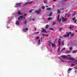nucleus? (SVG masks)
<instances>
[{
	"label": "nucleus",
	"instance_id": "38",
	"mask_svg": "<svg viewBox=\"0 0 77 77\" xmlns=\"http://www.w3.org/2000/svg\"><path fill=\"white\" fill-rule=\"evenodd\" d=\"M50 29H51V30H53V31L54 30V29H53L52 28H50Z\"/></svg>",
	"mask_w": 77,
	"mask_h": 77
},
{
	"label": "nucleus",
	"instance_id": "20",
	"mask_svg": "<svg viewBox=\"0 0 77 77\" xmlns=\"http://www.w3.org/2000/svg\"><path fill=\"white\" fill-rule=\"evenodd\" d=\"M61 57H62L63 58H66L67 57H66V56H63L62 55L61 56Z\"/></svg>",
	"mask_w": 77,
	"mask_h": 77
},
{
	"label": "nucleus",
	"instance_id": "11",
	"mask_svg": "<svg viewBox=\"0 0 77 77\" xmlns=\"http://www.w3.org/2000/svg\"><path fill=\"white\" fill-rule=\"evenodd\" d=\"M26 30H28V28H26V29H23V32H26Z\"/></svg>",
	"mask_w": 77,
	"mask_h": 77
},
{
	"label": "nucleus",
	"instance_id": "60",
	"mask_svg": "<svg viewBox=\"0 0 77 77\" xmlns=\"http://www.w3.org/2000/svg\"><path fill=\"white\" fill-rule=\"evenodd\" d=\"M76 32H77V30L75 31Z\"/></svg>",
	"mask_w": 77,
	"mask_h": 77
},
{
	"label": "nucleus",
	"instance_id": "50",
	"mask_svg": "<svg viewBox=\"0 0 77 77\" xmlns=\"http://www.w3.org/2000/svg\"><path fill=\"white\" fill-rule=\"evenodd\" d=\"M48 45H49V46H51V45H50V44H48Z\"/></svg>",
	"mask_w": 77,
	"mask_h": 77
},
{
	"label": "nucleus",
	"instance_id": "37",
	"mask_svg": "<svg viewBox=\"0 0 77 77\" xmlns=\"http://www.w3.org/2000/svg\"><path fill=\"white\" fill-rule=\"evenodd\" d=\"M72 47L70 48H69L70 50H72Z\"/></svg>",
	"mask_w": 77,
	"mask_h": 77
},
{
	"label": "nucleus",
	"instance_id": "61",
	"mask_svg": "<svg viewBox=\"0 0 77 77\" xmlns=\"http://www.w3.org/2000/svg\"><path fill=\"white\" fill-rule=\"evenodd\" d=\"M73 62V63H75V62Z\"/></svg>",
	"mask_w": 77,
	"mask_h": 77
},
{
	"label": "nucleus",
	"instance_id": "25",
	"mask_svg": "<svg viewBox=\"0 0 77 77\" xmlns=\"http://www.w3.org/2000/svg\"><path fill=\"white\" fill-rule=\"evenodd\" d=\"M62 45H63V46L64 45V41H62Z\"/></svg>",
	"mask_w": 77,
	"mask_h": 77
},
{
	"label": "nucleus",
	"instance_id": "17",
	"mask_svg": "<svg viewBox=\"0 0 77 77\" xmlns=\"http://www.w3.org/2000/svg\"><path fill=\"white\" fill-rule=\"evenodd\" d=\"M62 27H61V28H59V31H61L62 30Z\"/></svg>",
	"mask_w": 77,
	"mask_h": 77
},
{
	"label": "nucleus",
	"instance_id": "57",
	"mask_svg": "<svg viewBox=\"0 0 77 77\" xmlns=\"http://www.w3.org/2000/svg\"><path fill=\"white\" fill-rule=\"evenodd\" d=\"M60 10H63V8L60 9Z\"/></svg>",
	"mask_w": 77,
	"mask_h": 77
},
{
	"label": "nucleus",
	"instance_id": "24",
	"mask_svg": "<svg viewBox=\"0 0 77 77\" xmlns=\"http://www.w3.org/2000/svg\"><path fill=\"white\" fill-rule=\"evenodd\" d=\"M39 32H34V34H39Z\"/></svg>",
	"mask_w": 77,
	"mask_h": 77
},
{
	"label": "nucleus",
	"instance_id": "39",
	"mask_svg": "<svg viewBox=\"0 0 77 77\" xmlns=\"http://www.w3.org/2000/svg\"><path fill=\"white\" fill-rule=\"evenodd\" d=\"M48 43L49 44H51V42L50 41H49Z\"/></svg>",
	"mask_w": 77,
	"mask_h": 77
},
{
	"label": "nucleus",
	"instance_id": "55",
	"mask_svg": "<svg viewBox=\"0 0 77 77\" xmlns=\"http://www.w3.org/2000/svg\"><path fill=\"white\" fill-rule=\"evenodd\" d=\"M34 29H35V30H36V28L35 27Z\"/></svg>",
	"mask_w": 77,
	"mask_h": 77
},
{
	"label": "nucleus",
	"instance_id": "12",
	"mask_svg": "<svg viewBox=\"0 0 77 77\" xmlns=\"http://www.w3.org/2000/svg\"><path fill=\"white\" fill-rule=\"evenodd\" d=\"M75 20V17H74L73 19H72V20H73V21H75L74 23H76V22H77V19Z\"/></svg>",
	"mask_w": 77,
	"mask_h": 77
},
{
	"label": "nucleus",
	"instance_id": "43",
	"mask_svg": "<svg viewBox=\"0 0 77 77\" xmlns=\"http://www.w3.org/2000/svg\"><path fill=\"white\" fill-rule=\"evenodd\" d=\"M74 64H71V66H74Z\"/></svg>",
	"mask_w": 77,
	"mask_h": 77
},
{
	"label": "nucleus",
	"instance_id": "40",
	"mask_svg": "<svg viewBox=\"0 0 77 77\" xmlns=\"http://www.w3.org/2000/svg\"><path fill=\"white\" fill-rule=\"evenodd\" d=\"M44 2L45 3H47V1H44Z\"/></svg>",
	"mask_w": 77,
	"mask_h": 77
},
{
	"label": "nucleus",
	"instance_id": "49",
	"mask_svg": "<svg viewBox=\"0 0 77 77\" xmlns=\"http://www.w3.org/2000/svg\"><path fill=\"white\" fill-rule=\"evenodd\" d=\"M75 72L76 73L77 72V70H75Z\"/></svg>",
	"mask_w": 77,
	"mask_h": 77
},
{
	"label": "nucleus",
	"instance_id": "1",
	"mask_svg": "<svg viewBox=\"0 0 77 77\" xmlns=\"http://www.w3.org/2000/svg\"><path fill=\"white\" fill-rule=\"evenodd\" d=\"M67 34L66 35H63V37L64 38L66 37H69V36L70 35H71V32H67Z\"/></svg>",
	"mask_w": 77,
	"mask_h": 77
},
{
	"label": "nucleus",
	"instance_id": "64",
	"mask_svg": "<svg viewBox=\"0 0 77 77\" xmlns=\"http://www.w3.org/2000/svg\"><path fill=\"white\" fill-rule=\"evenodd\" d=\"M76 24H77V22L76 23Z\"/></svg>",
	"mask_w": 77,
	"mask_h": 77
},
{
	"label": "nucleus",
	"instance_id": "18",
	"mask_svg": "<svg viewBox=\"0 0 77 77\" xmlns=\"http://www.w3.org/2000/svg\"><path fill=\"white\" fill-rule=\"evenodd\" d=\"M17 14L18 15H21V14H22L21 12H20V11H18V13H17Z\"/></svg>",
	"mask_w": 77,
	"mask_h": 77
},
{
	"label": "nucleus",
	"instance_id": "14",
	"mask_svg": "<svg viewBox=\"0 0 77 77\" xmlns=\"http://www.w3.org/2000/svg\"><path fill=\"white\" fill-rule=\"evenodd\" d=\"M42 35L43 36H47V37H48V34H42Z\"/></svg>",
	"mask_w": 77,
	"mask_h": 77
},
{
	"label": "nucleus",
	"instance_id": "7",
	"mask_svg": "<svg viewBox=\"0 0 77 77\" xmlns=\"http://www.w3.org/2000/svg\"><path fill=\"white\" fill-rule=\"evenodd\" d=\"M60 17V15H58L57 19V21H59V23L61 21V19H59Z\"/></svg>",
	"mask_w": 77,
	"mask_h": 77
},
{
	"label": "nucleus",
	"instance_id": "2",
	"mask_svg": "<svg viewBox=\"0 0 77 77\" xmlns=\"http://www.w3.org/2000/svg\"><path fill=\"white\" fill-rule=\"evenodd\" d=\"M60 47H59L57 50V52H58V53H61V52H62V51L63 50H65V48H63L60 51Z\"/></svg>",
	"mask_w": 77,
	"mask_h": 77
},
{
	"label": "nucleus",
	"instance_id": "42",
	"mask_svg": "<svg viewBox=\"0 0 77 77\" xmlns=\"http://www.w3.org/2000/svg\"><path fill=\"white\" fill-rule=\"evenodd\" d=\"M32 11H33V10H30L29 12V13H31V12H32Z\"/></svg>",
	"mask_w": 77,
	"mask_h": 77
},
{
	"label": "nucleus",
	"instance_id": "48",
	"mask_svg": "<svg viewBox=\"0 0 77 77\" xmlns=\"http://www.w3.org/2000/svg\"><path fill=\"white\" fill-rule=\"evenodd\" d=\"M26 22H27V21H25V24H26Z\"/></svg>",
	"mask_w": 77,
	"mask_h": 77
},
{
	"label": "nucleus",
	"instance_id": "3",
	"mask_svg": "<svg viewBox=\"0 0 77 77\" xmlns=\"http://www.w3.org/2000/svg\"><path fill=\"white\" fill-rule=\"evenodd\" d=\"M23 18L24 19H24H25V17H24V16H20L19 17H18V20H23Z\"/></svg>",
	"mask_w": 77,
	"mask_h": 77
},
{
	"label": "nucleus",
	"instance_id": "32",
	"mask_svg": "<svg viewBox=\"0 0 77 77\" xmlns=\"http://www.w3.org/2000/svg\"><path fill=\"white\" fill-rule=\"evenodd\" d=\"M52 13H51L49 14V17H51V16L52 15Z\"/></svg>",
	"mask_w": 77,
	"mask_h": 77
},
{
	"label": "nucleus",
	"instance_id": "34",
	"mask_svg": "<svg viewBox=\"0 0 77 77\" xmlns=\"http://www.w3.org/2000/svg\"><path fill=\"white\" fill-rule=\"evenodd\" d=\"M48 27V25H47L46 26V29H47Z\"/></svg>",
	"mask_w": 77,
	"mask_h": 77
},
{
	"label": "nucleus",
	"instance_id": "44",
	"mask_svg": "<svg viewBox=\"0 0 77 77\" xmlns=\"http://www.w3.org/2000/svg\"><path fill=\"white\" fill-rule=\"evenodd\" d=\"M31 3H32V2H28V4H31Z\"/></svg>",
	"mask_w": 77,
	"mask_h": 77
},
{
	"label": "nucleus",
	"instance_id": "21",
	"mask_svg": "<svg viewBox=\"0 0 77 77\" xmlns=\"http://www.w3.org/2000/svg\"><path fill=\"white\" fill-rule=\"evenodd\" d=\"M29 2H27L26 3H25V6H27V4H28Z\"/></svg>",
	"mask_w": 77,
	"mask_h": 77
},
{
	"label": "nucleus",
	"instance_id": "5",
	"mask_svg": "<svg viewBox=\"0 0 77 77\" xmlns=\"http://www.w3.org/2000/svg\"><path fill=\"white\" fill-rule=\"evenodd\" d=\"M21 3H19L18 4H17L16 5V7L17 8H18L19 7H20L21 6Z\"/></svg>",
	"mask_w": 77,
	"mask_h": 77
},
{
	"label": "nucleus",
	"instance_id": "45",
	"mask_svg": "<svg viewBox=\"0 0 77 77\" xmlns=\"http://www.w3.org/2000/svg\"><path fill=\"white\" fill-rule=\"evenodd\" d=\"M60 38H63V37L62 36H60Z\"/></svg>",
	"mask_w": 77,
	"mask_h": 77
},
{
	"label": "nucleus",
	"instance_id": "35",
	"mask_svg": "<svg viewBox=\"0 0 77 77\" xmlns=\"http://www.w3.org/2000/svg\"><path fill=\"white\" fill-rule=\"evenodd\" d=\"M42 9H45V7H42Z\"/></svg>",
	"mask_w": 77,
	"mask_h": 77
},
{
	"label": "nucleus",
	"instance_id": "51",
	"mask_svg": "<svg viewBox=\"0 0 77 77\" xmlns=\"http://www.w3.org/2000/svg\"><path fill=\"white\" fill-rule=\"evenodd\" d=\"M75 69H77V67H75Z\"/></svg>",
	"mask_w": 77,
	"mask_h": 77
},
{
	"label": "nucleus",
	"instance_id": "46",
	"mask_svg": "<svg viewBox=\"0 0 77 77\" xmlns=\"http://www.w3.org/2000/svg\"><path fill=\"white\" fill-rule=\"evenodd\" d=\"M61 41V39L59 38V41Z\"/></svg>",
	"mask_w": 77,
	"mask_h": 77
},
{
	"label": "nucleus",
	"instance_id": "58",
	"mask_svg": "<svg viewBox=\"0 0 77 77\" xmlns=\"http://www.w3.org/2000/svg\"><path fill=\"white\" fill-rule=\"evenodd\" d=\"M68 56H70V55H68Z\"/></svg>",
	"mask_w": 77,
	"mask_h": 77
},
{
	"label": "nucleus",
	"instance_id": "16",
	"mask_svg": "<svg viewBox=\"0 0 77 77\" xmlns=\"http://www.w3.org/2000/svg\"><path fill=\"white\" fill-rule=\"evenodd\" d=\"M57 14H60V10H59V9H57Z\"/></svg>",
	"mask_w": 77,
	"mask_h": 77
},
{
	"label": "nucleus",
	"instance_id": "31",
	"mask_svg": "<svg viewBox=\"0 0 77 77\" xmlns=\"http://www.w3.org/2000/svg\"><path fill=\"white\" fill-rule=\"evenodd\" d=\"M74 34L73 33L71 35V36L72 37V36H74Z\"/></svg>",
	"mask_w": 77,
	"mask_h": 77
},
{
	"label": "nucleus",
	"instance_id": "36",
	"mask_svg": "<svg viewBox=\"0 0 77 77\" xmlns=\"http://www.w3.org/2000/svg\"><path fill=\"white\" fill-rule=\"evenodd\" d=\"M36 39H39V36L37 37Z\"/></svg>",
	"mask_w": 77,
	"mask_h": 77
},
{
	"label": "nucleus",
	"instance_id": "6",
	"mask_svg": "<svg viewBox=\"0 0 77 77\" xmlns=\"http://www.w3.org/2000/svg\"><path fill=\"white\" fill-rule=\"evenodd\" d=\"M41 12V9H39L38 11H35V13H37L38 14H39L40 13V12Z\"/></svg>",
	"mask_w": 77,
	"mask_h": 77
},
{
	"label": "nucleus",
	"instance_id": "15",
	"mask_svg": "<svg viewBox=\"0 0 77 77\" xmlns=\"http://www.w3.org/2000/svg\"><path fill=\"white\" fill-rule=\"evenodd\" d=\"M71 15H70V14H66V16H67L68 18H69V16H70Z\"/></svg>",
	"mask_w": 77,
	"mask_h": 77
},
{
	"label": "nucleus",
	"instance_id": "54",
	"mask_svg": "<svg viewBox=\"0 0 77 77\" xmlns=\"http://www.w3.org/2000/svg\"><path fill=\"white\" fill-rule=\"evenodd\" d=\"M53 1L54 2H55V1H56V0H53Z\"/></svg>",
	"mask_w": 77,
	"mask_h": 77
},
{
	"label": "nucleus",
	"instance_id": "9",
	"mask_svg": "<svg viewBox=\"0 0 77 77\" xmlns=\"http://www.w3.org/2000/svg\"><path fill=\"white\" fill-rule=\"evenodd\" d=\"M69 60H75V59L73 58V57H70L69 58Z\"/></svg>",
	"mask_w": 77,
	"mask_h": 77
},
{
	"label": "nucleus",
	"instance_id": "53",
	"mask_svg": "<svg viewBox=\"0 0 77 77\" xmlns=\"http://www.w3.org/2000/svg\"><path fill=\"white\" fill-rule=\"evenodd\" d=\"M57 38H56L55 40V41H57Z\"/></svg>",
	"mask_w": 77,
	"mask_h": 77
},
{
	"label": "nucleus",
	"instance_id": "26",
	"mask_svg": "<svg viewBox=\"0 0 77 77\" xmlns=\"http://www.w3.org/2000/svg\"><path fill=\"white\" fill-rule=\"evenodd\" d=\"M59 59H60V60H61L62 62H64V61H63V60L62 59V58H61L60 57H59Z\"/></svg>",
	"mask_w": 77,
	"mask_h": 77
},
{
	"label": "nucleus",
	"instance_id": "47",
	"mask_svg": "<svg viewBox=\"0 0 77 77\" xmlns=\"http://www.w3.org/2000/svg\"><path fill=\"white\" fill-rule=\"evenodd\" d=\"M24 15L25 16H26L27 15V14H24Z\"/></svg>",
	"mask_w": 77,
	"mask_h": 77
},
{
	"label": "nucleus",
	"instance_id": "33",
	"mask_svg": "<svg viewBox=\"0 0 77 77\" xmlns=\"http://www.w3.org/2000/svg\"><path fill=\"white\" fill-rule=\"evenodd\" d=\"M47 9L49 11V10H50V9H51V8H47Z\"/></svg>",
	"mask_w": 77,
	"mask_h": 77
},
{
	"label": "nucleus",
	"instance_id": "4",
	"mask_svg": "<svg viewBox=\"0 0 77 77\" xmlns=\"http://www.w3.org/2000/svg\"><path fill=\"white\" fill-rule=\"evenodd\" d=\"M42 30H41V32H43V33H47V31L45 30V29H44V28H42Z\"/></svg>",
	"mask_w": 77,
	"mask_h": 77
},
{
	"label": "nucleus",
	"instance_id": "62",
	"mask_svg": "<svg viewBox=\"0 0 77 77\" xmlns=\"http://www.w3.org/2000/svg\"><path fill=\"white\" fill-rule=\"evenodd\" d=\"M67 10H66V12H67Z\"/></svg>",
	"mask_w": 77,
	"mask_h": 77
},
{
	"label": "nucleus",
	"instance_id": "28",
	"mask_svg": "<svg viewBox=\"0 0 77 77\" xmlns=\"http://www.w3.org/2000/svg\"><path fill=\"white\" fill-rule=\"evenodd\" d=\"M76 53V51L74 50L72 52V53Z\"/></svg>",
	"mask_w": 77,
	"mask_h": 77
},
{
	"label": "nucleus",
	"instance_id": "52",
	"mask_svg": "<svg viewBox=\"0 0 77 77\" xmlns=\"http://www.w3.org/2000/svg\"><path fill=\"white\" fill-rule=\"evenodd\" d=\"M41 41H42V37H41Z\"/></svg>",
	"mask_w": 77,
	"mask_h": 77
},
{
	"label": "nucleus",
	"instance_id": "29",
	"mask_svg": "<svg viewBox=\"0 0 77 77\" xmlns=\"http://www.w3.org/2000/svg\"><path fill=\"white\" fill-rule=\"evenodd\" d=\"M52 19V18L51 17H49L48 18V20H51Z\"/></svg>",
	"mask_w": 77,
	"mask_h": 77
},
{
	"label": "nucleus",
	"instance_id": "30",
	"mask_svg": "<svg viewBox=\"0 0 77 77\" xmlns=\"http://www.w3.org/2000/svg\"><path fill=\"white\" fill-rule=\"evenodd\" d=\"M55 24H56V23L55 22H53V23L52 24V25L53 26H54V25Z\"/></svg>",
	"mask_w": 77,
	"mask_h": 77
},
{
	"label": "nucleus",
	"instance_id": "27",
	"mask_svg": "<svg viewBox=\"0 0 77 77\" xmlns=\"http://www.w3.org/2000/svg\"><path fill=\"white\" fill-rule=\"evenodd\" d=\"M73 26H72L71 27V26H70L69 27V28L70 29V30L71 29V28H73Z\"/></svg>",
	"mask_w": 77,
	"mask_h": 77
},
{
	"label": "nucleus",
	"instance_id": "19",
	"mask_svg": "<svg viewBox=\"0 0 77 77\" xmlns=\"http://www.w3.org/2000/svg\"><path fill=\"white\" fill-rule=\"evenodd\" d=\"M58 42L59 44V45H60V44H61V42H60V41H58Z\"/></svg>",
	"mask_w": 77,
	"mask_h": 77
},
{
	"label": "nucleus",
	"instance_id": "23",
	"mask_svg": "<svg viewBox=\"0 0 77 77\" xmlns=\"http://www.w3.org/2000/svg\"><path fill=\"white\" fill-rule=\"evenodd\" d=\"M41 44V42H40V40H38V45H39Z\"/></svg>",
	"mask_w": 77,
	"mask_h": 77
},
{
	"label": "nucleus",
	"instance_id": "10",
	"mask_svg": "<svg viewBox=\"0 0 77 77\" xmlns=\"http://www.w3.org/2000/svg\"><path fill=\"white\" fill-rule=\"evenodd\" d=\"M51 44L52 45V48L55 47H56V45H55V44H53V43H51Z\"/></svg>",
	"mask_w": 77,
	"mask_h": 77
},
{
	"label": "nucleus",
	"instance_id": "41",
	"mask_svg": "<svg viewBox=\"0 0 77 77\" xmlns=\"http://www.w3.org/2000/svg\"><path fill=\"white\" fill-rule=\"evenodd\" d=\"M75 15V14H72V17H74Z\"/></svg>",
	"mask_w": 77,
	"mask_h": 77
},
{
	"label": "nucleus",
	"instance_id": "8",
	"mask_svg": "<svg viewBox=\"0 0 77 77\" xmlns=\"http://www.w3.org/2000/svg\"><path fill=\"white\" fill-rule=\"evenodd\" d=\"M62 21L63 22H64L67 20V18H64L63 17H62Z\"/></svg>",
	"mask_w": 77,
	"mask_h": 77
},
{
	"label": "nucleus",
	"instance_id": "56",
	"mask_svg": "<svg viewBox=\"0 0 77 77\" xmlns=\"http://www.w3.org/2000/svg\"><path fill=\"white\" fill-rule=\"evenodd\" d=\"M46 8H48V6H46Z\"/></svg>",
	"mask_w": 77,
	"mask_h": 77
},
{
	"label": "nucleus",
	"instance_id": "59",
	"mask_svg": "<svg viewBox=\"0 0 77 77\" xmlns=\"http://www.w3.org/2000/svg\"><path fill=\"white\" fill-rule=\"evenodd\" d=\"M32 20H33V21H34V20H35L34 19H33Z\"/></svg>",
	"mask_w": 77,
	"mask_h": 77
},
{
	"label": "nucleus",
	"instance_id": "13",
	"mask_svg": "<svg viewBox=\"0 0 77 77\" xmlns=\"http://www.w3.org/2000/svg\"><path fill=\"white\" fill-rule=\"evenodd\" d=\"M16 25L18 26L20 24V22L18 20H17L16 22Z\"/></svg>",
	"mask_w": 77,
	"mask_h": 77
},
{
	"label": "nucleus",
	"instance_id": "22",
	"mask_svg": "<svg viewBox=\"0 0 77 77\" xmlns=\"http://www.w3.org/2000/svg\"><path fill=\"white\" fill-rule=\"evenodd\" d=\"M72 69V68H70L68 70V71H71Z\"/></svg>",
	"mask_w": 77,
	"mask_h": 77
},
{
	"label": "nucleus",
	"instance_id": "63",
	"mask_svg": "<svg viewBox=\"0 0 77 77\" xmlns=\"http://www.w3.org/2000/svg\"><path fill=\"white\" fill-rule=\"evenodd\" d=\"M29 20H31V19H29Z\"/></svg>",
	"mask_w": 77,
	"mask_h": 77
}]
</instances>
